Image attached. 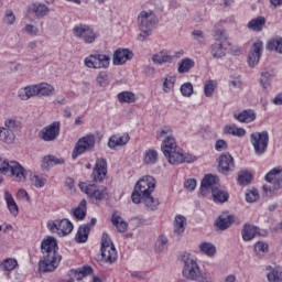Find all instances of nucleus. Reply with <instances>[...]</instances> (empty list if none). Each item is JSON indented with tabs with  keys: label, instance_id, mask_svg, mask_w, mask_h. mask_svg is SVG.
<instances>
[{
	"label": "nucleus",
	"instance_id": "obj_16",
	"mask_svg": "<svg viewBox=\"0 0 282 282\" xmlns=\"http://www.w3.org/2000/svg\"><path fill=\"white\" fill-rule=\"evenodd\" d=\"M58 135H61V122L58 121H54L40 131V138L44 142H54Z\"/></svg>",
	"mask_w": 282,
	"mask_h": 282
},
{
	"label": "nucleus",
	"instance_id": "obj_28",
	"mask_svg": "<svg viewBox=\"0 0 282 282\" xmlns=\"http://www.w3.org/2000/svg\"><path fill=\"white\" fill-rule=\"evenodd\" d=\"M259 235V227L251 225V224H245L241 231V237L243 241H252L254 237Z\"/></svg>",
	"mask_w": 282,
	"mask_h": 282
},
{
	"label": "nucleus",
	"instance_id": "obj_44",
	"mask_svg": "<svg viewBox=\"0 0 282 282\" xmlns=\"http://www.w3.org/2000/svg\"><path fill=\"white\" fill-rule=\"evenodd\" d=\"M224 131L225 133L235 135L236 138H243V135H246V129L238 128L237 126H226Z\"/></svg>",
	"mask_w": 282,
	"mask_h": 282
},
{
	"label": "nucleus",
	"instance_id": "obj_59",
	"mask_svg": "<svg viewBox=\"0 0 282 282\" xmlns=\"http://www.w3.org/2000/svg\"><path fill=\"white\" fill-rule=\"evenodd\" d=\"M165 135H167V138H169V135H173V130H171V128L166 127V126L163 127L161 129V131H159L156 133V138H158V140H161V138H165Z\"/></svg>",
	"mask_w": 282,
	"mask_h": 282
},
{
	"label": "nucleus",
	"instance_id": "obj_34",
	"mask_svg": "<svg viewBox=\"0 0 282 282\" xmlns=\"http://www.w3.org/2000/svg\"><path fill=\"white\" fill-rule=\"evenodd\" d=\"M269 272L267 273L268 282H282V270L281 267L272 268V265L267 267Z\"/></svg>",
	"mask_w": 282,
	"mask_h": 282
},
{
	"label": "nucleus",
	"instance_id": "obj_8",
	"mask_svg": "<svg viewBox=\"0 0 282 282\" xmlns=\"http://www.w3.org/2000/svg\"><path fill=\"white\" fill-rule=\"evenodd\" d=\"M101 261L105 263H116L118 261V251H116V246L111 242V238L107 232L101 236Z\"/></svg>",
	"mask_w": 282,
	"mask_h": 282
},
{
	"label": "nucleus",
	"instance_id": "obj_36",
	"mask_svg": "<svg viewBox=\"0 0 282 282\" xmlns=\"http://www.w3.org/2000/svg\"><path fill=\"white\" fill-rule=\"evenodd\" d=\"M111 224L117 228L118 232H127L129 224L117 214H112Z\"/></svg>",
	"mask_w": 282,
	"mask_h": 282
},
{
	"label": "nucleus",
	"instance_id": "obj_49",
	"mask_svg": "<svg viewBox=\"0 0 282 282\" xmlns=\"http://www.w3.org/2000/svg\"><path fill=\"white\" fill-rule=\"evenodd\" d=\"M252 180H253L252 173L248 171L238 173V183L240 184V186H248V184H250Z\"/></svg>",
	"mask_w": 282,
	"mask_h": 282
},
{
	"label": "nucleus",
	"instance_id": "obj_2",
	"mask_svg": "<svg viewBox=\"0 0 282 282\" xmlns=\"http://www.w3.org/2000/svg\"><path fill=\"white\" fill-rule=\"evenodd\" d=\"M161 151L166 160L173 165L184 164V162L193 164V162L197 160L193 154H184L180 147H177V142H175L173 135H169L164 139Z\"/></svg>",
	"mask_w": 282,
	"mask_h": 282
},
{
	"label": "nucleus",
	"instance_id": "obj_21",
	"mask_svg": "<svg viewBox=\"0 0 282 282\" xmlns=\"http://www.w3.org/2000/svg\"><path fill=\"white\" fill-rule=\"evenodd\" d=\"M131 58H133V51L129 48H117L112 55V64L117 66L124 65Z\"/></svg>",
	"mask_w": 282,
	"mask_h": 282
},
{
	"label": "nucleus",
	"instance_id": "obj_19",
	"mask_svg": "<svg viewBox=\"0 0 282 282\" xmlns=\"http://www.w3.org/2000/svg\"><path fill=\"white\" fill-rule=\"evenodd\" d=\"M107 177V160L98 159L91 173L93 182L100 183Z\"/></svg>",
	"mask_w": 282,
	"mask_h": 282
},
{
	"label": "nucleus",
	"instance_id": "obj_41",
	"mask_svg": "<svg viewBox=\"0 0 282 282\" xmlns=\"http://www.w3.org/2000/svg\"><path fill=\"white\" fill-rule=\"evenodd\" d=\"M15 138L17 135H14L12 130H9L8 128H0V140L6 142V144H12Z\"/></svg>",
	"mask_w": 282,
	"mask_h": 282
},
{
	"label": "nucleus",
	"instance_id": "obj_62",
	"mask_svg": "<svg viewBox=\"0 0 282 282\" xmlns=\"http://www.w3.org/2000/svg\"><path fill=\"white\" fill-rule=\"evenodd\" d=\"M216 151H226L228 149V142L224 139H219L215 143Z\"/></svg>",
	"mask_w": 282,
	"mask_h": 282
},
{
	"label": "nucleus",
	"instance_id": "obj_17",
	"mask_svg": "<svg viewBox=\"0 0 282 282\" xmlns=\"http://www.w3.org/2000/svg\"><path fill=\"white\" fill-rule=\"evenodd\" d=\"M96 221V218H91L88 224H84L78 227L77 234L75 236L76 243H87V240L89 239V232L94 230Z\"/></svg>",
	"mask_w": 282,
	"mask_h": 282
},
{
	"label": "nucleus",
	"instance_id": "obj_37",
	"mask_svg": "<svg viewBox=\"0 0 282 282\" xmlns=\"http://www.w3.org/2000/svg\"><path fill=\"white\" fill-rule=\"evenodd\" d=\"M265 25V18L257 17L248 22L247 28L252 30V32H261Z\"/></svg>",
	"mask_w": 282,
	"mask_h": 282
},
{
	"label": "nucleus",
	"instance_id": "obj_25",
	"mask_svg": "<svg viewBox=\"0 0 282 282\" xmlns=\"http://www.w3.org/2000/svg\"><path fill=\"white\" fill-rule=\"evenodd\" d=\"M218 184H219V177H217L213 174L205 175V177L203 178V181L200 183L202 195H204V193H206V191H208V188L214 191V188H217Z\"/></svg>",
	"mask_w": 282,
	"mask_h": 282
},
{
	"label": "nucleus",
	"instance_id": "obj_56",
	"mask_svg": "<svg viewBox=\"0 0 282 282\" xmlns=\"http://www.w3.org/2000/svg\"><path fill=\"white\" fill-rule=\"evenodd\" d=\"M181 94L182 96H185L189 98V96H193V84L185 83L181 86Z\"/></svg>",
	"mask_w": 282,
	"mask_h": 282
},
{
	"label": "nucleus",
	"instance_id": "obj_58",
	"mask_svg": "<svg viewBox=\"0 0 282 282\" xmlns=\"http://www.w3.org/2000/svg\"><path fill=\"white\" fill-rule=\"evenodd\" d=\"M169 243V238L165 236H160L156 240V248L162 252V250H166V246Z\"/></svg>",
	"mask_w": 282,
	"mask_h": 282
},
{
	"label": "nucleus",
	"instance_id": "obj_1",
	"mask_svg": "<svg viewBox=\"0 0 282 282\" xmlns=\"http://www.w3.org/2000/svg\"><path fill=\"white\" fill-rule=\"evenodd\" d=\"M43 259L39 261L40 272H54L63 257L58 253V241L53 236H47L41 242Z\"/></svg>",
	"mask_w": 282,
	"mask_h": 282
},
{
	"label": "nucleus",
	"instance_id": "obj_31",
	"mask_svg": "<svg viewBox=\"0 0 282 282\" xmlns=\"http://www.w3.org/2000/svg\"><path fill=\"white\" fill-rule=\"evenodd\" d=\"M232 221H235V218L230 214L225 213L218 217L215 226H217L219 230H228V228L232 226Z\"/></svg>",
	"mask_w": 282,
	"mask_h": 282
},
{
	"label": "nucleus",
	"instance_id": "obj_18",
	"mask_svg": "<svg viewBox=\"0 0 282 282\" xmlns=\"http://www.w3.org/2000/svg\"><path fill=\"white\" fill-rule=\"evenodd\" d=\"M218 171L223 173V175H228V173L235 171V159L230 153L221 154L218 158Z\"/></svg>",
	"mask_w": 282,
	"mask_h": 282
},
{
	"label": "nucleus",
	"instance_id": "obj_40",
	"mask_svg": "<svg viewBox=\"0 0 282 282\" xmlns=\"http://www.w3.org/2000/svg\"><path fill=\"white\" fill-rule=\"evenodd\" d=\"M186 230V217L177 215L174 219V232L182 235Z\"/></svg>",
	"mask_w": 282,
	"mask_h": 282
},
{
	"label": "nucleus",
	"instance_id": "obj_47",
	"mask_svg": "<svg viewBox=\"0 0 282 282\" xmlns=\"http://www.w3.org/2000/svg\"><path fill=\"white\" fill-rule=\"evenodd\" d=\"M144 164H158V151L149 149L144 152L143 156Z\"/></svg>",
	"mask_w": 282,
	"mask_h": 282
},
{
	"label": "nucleus",
	"instance_id": "obj_64",
	"mask_svg": "<svg viewBox=\"0 0 282 282\" xmlns=\"http://www.w3.org/2000/svg\"><path fill=\"white\" fill-rule=\"evenodd\" d=\"M198 282H213V278L208 273H204L203 278L198 280Z\"/></svg>",
	"mask_w": 282,
	"mask_h": 282
},
{
	"label": "nucleus",
	"instance_id": "obj_24",
	"mask_svg": "<svg viewBox=\"0 0 282 282\" xmlns=\"http://www.w3.org/2000/svg\"><path fill=\"white\" fill-rule=\"evenodd\" d=\"M175 58V55H171L169 54V51L162 50L159 53L152 55V63L154 65H164V63H173Z\"/></svg>",
	"mask_w": 282,
	"mask_h": 282
},
{
	"label": "nucleus",
	"instance_id": "obj_23",
	"mask_svg": "<svg viewBox=\"0 0 282 282\" xmlns=\"http://www.w3.org/2000/svg\"><path fill=\"white\" fill-rule=\"evenodd\" d=\"M29 12L34 14L36 19H43V17H47V14H50V8L41 2H32L29 6Z\"/></svg>",
	"mask_w": 282,
	"mask_h": 282
},
{
	"label": "nucleus",
	"instance_id": "obj_5",
	"mask_svg": "<svg viewBox=\"0 0 282 282\" xmlns=\"http://www.w3.org/2000/svg\"><path fill=\"white\" fill-rule=\"evenodd\" d=\"M33 96L50 97L54 96V86L47 83H41L33 86H26L19 91L21 100H30Z\"/></svg>",
	"mask_w": 282,
	"mask_h": 282
},
{
	"label": "nucleus",
	"instance_id": "obj_4",
	"mask_svg": "<svg viewBox=\"0 0 282 282\" xmlns=\"http://www.w3.org/2000/svg\"><path fill=\"white\" fill-rule=\"evenodd\" d=\"M180 261L184 263L182 271L184 279H187L188 281H199L204 276V272H202L197 259L192 257L191 253H183Z\"/></svg>",
	"mask_w": 282,
	"mask_h": 282
},
{
	"label": "nucleus",
	"instance_id": "obj_57",
	"mask_svg": "<svg viewBox=\"0 0 282 282\" xmlns=\"http://www.w3.org/2000/svg\"><path fill=\"white\" fill-rule=\"evenodd\" d=\"M31 182H32L33 186H35V188H43V186H45V182H47V180L43 178L39 175H33L31 178Z\"/></svg>",
	"mask_w": 282,
	"mask_h": 282
},
{
	"label": "nucleus",
	"instance_id": "obj_46",
	"mask_svg": "<svg viewBox=\"0 0 282 282\" xmlns=\"http://www.w3.org/2000/svg\"><path fill=\"white\" fill-rule=\"evenodd\" d=\"M17 265H19V263L15 259L7 258L1 262L0 270H2V272H12Z\"/></svg>",
	"mask_w": 282,
	"mask_h": 282
},
{
	"label": "nucleus",
	"instance_id": "obj_51",
	"mask_svg": "<svg viewBox=\"0 0 282 282\" xmlns=\"http://www.w3.org/2000/svg\"><path fill=\"white\" fill-rule=\"evenodd\" d=\"M4 128L14 133V131H19V129H21V122L17 119H7L4 121Z\"/></svg>",
	"mask_w": 282,
	"mask_h": 282
},
{
	"label": "nucleus",
	"instance_id": "obj_20",
	"mask_svg": "<svg viewBox=\"0 0 282 282\" xmlns=\"http://www.w3.org/2000/svg\"><path fill=\"white\" fill-rule=\"evenodd\" d=\"M265 182L273 184L275 191H281L282 188V167H273L264 176Z\"/></svg>",
	"mask_w": 282,
	"mask_h": 282
},
{
	"label": "nucleus",
	"instance_id": "obj_45",
	"mask_svg": "<svg viewBox=\"0 0 282 282\" xmlns=\"http://www.w3.org/2000/svg\"><path fill=\"white\" fill-rule=\"evenodd\" d=\"M199 250L207 257H215V253L217 252V248L212 242H202L199 245Z\"/></svg>",
	"mask_w": 282,
	"mask_h": 282
},
{
	"label": "nucleus",
	"instance_id": "obj_27",
	"mask_svg": "<svg viewBox=\"0 0 282 282\" xmlns=\"http://www.w3.org/2000/svg\"><path fill=\"white\" fill-rule=\"evenodd\" d=\"M93 272H94V268H91L90 265H85L79 269H72L68 272V276H70V279H76V281H83L85 276H87L88 274H91Z\"/></svg>",
	"mask_w": 282,
	"mask_h": 282
},
{
	"label": "nucleus",
	"instance_id": "obj_3",
	"mask_svg": "<svg viewBox=\"0 0 282 282\" xmlns=\"http://www.w3.org/2000/svg\"><path fill=\"white\" fill-rule=\"evenodd\" d=\"M139 28L138 41H147L148 36L153 34V29L158 25V15L152 10H143L137 17Z\"/></svg>",
	"mask_w": 282,
	"mask_h": 282
},
{
	"label": "nucleus",
	"instance_id": "obj_60",
	"mask_svg": "<svg viewBox=\"0 0 282 282\" xmlns=\"http://www.w3.org/2000/svg\"><path fill=\"white\" fill-rule=\"evenodd\" d=\"M184 186L187 191L193 192L195 188H197V181L195 178H187Z\"/></svg>",
	"mask_w": 282,
	"mask_h": 282
},
{
	"label": "nucleus",
	"instance_id": "obj_7",
	"mask_svg": "<svg viewBox=\"0 0 282 282\" xmlns=\"http://www.w3.org/2000/svg\"><path fill=\"white\" fill-rule=\"evenodd\" d=\"M85 67L88 69H109L111 56L100 51H96L84 59Z\"/></svg>",
	"mask_w": 282,
	"mask_h": 282
},
{
	"label": "nucleus",
	"instance_id": "obj_6",
	"mask_svg": "<svg viewBox=\"0 0 282 282\" xmlns=\"http://www.w3.org/2000/svg\"><path fill=\"white\" fill-rule=\"evenodd\" d=\"M155 184L156 182L153 176H144L140 178L134 185L131 194V199L133 204H140V197L151 195V193L155 191Z\"/></svg>",
	"mask_w": 282,
	"mask_h": 282
},
{
	"label": "nucleus",
	"instance_id": "obj_14",
	"mask_svg": "<svg viewBox=\"0 0 282 282\" xmlns=\"http://www.w3.org/2000/svg\"><path fill=\"white\" fill-rule=\"evenodd\" d=\"M79 188L83 191V193L88 195L90 199H96L97 202H102V199H106L108 195L107 187L98 188L96 184L91 183H79Z\"/></svg>",
	"mask_w": 282,
	"mask_h": 282
},
{
	"label": "nucleus",
	"instance_id": "obj_13",
	"mask_svg": "<svg viewBox=\"0 0 282 282\" xmlns=\"http://www.w3.org/2000/svg\"><path fill=\"white\" fill-rule=\"evenodd\" d=\"M94 147H96V135L87 134L78 139L73 150L72 158L76 160L78 155H83V153H87V151H94Z\"/></svg>",
	"mask_w": 282,
	"mask_h": 282
},
{
	"label": "nucleus",
	"instance_id": "obj_63",
	"mask_svg": "<svg viewBox=\"0 0 282 282\" xmlns=\"http://www.w3.org/2000/svg\"><path fill=\"white\" fill-rule=\"evenodd\" d=\"M25 32L28 34H31V36H36V34H39V28H36L35 25L33 24H28L25 26Z\"/></svg>",
	"mask_w": 282,
	"mask_h": 282
},
{
	"label": "nucleus",
	"instance_id": "obj_38",
	"mask_svg": "<svg viewBox=\"0 0 282 282\" xmlns=\"http://www.w3.org/2000/svg\"><path fill=\"white\" fill-rule=\"evenodd\" d=\"M267 50L269 52H276L278 54H282V37L275 36L269 40L267 44Z\"/></svg>",
	"mask_w": 282,
	"mask_h": 282
},
{
	"label": "nucleus",
	"instance_id": "obj_48",
	"mask_svg": "<svg viewBox=\"0 0 282 282\" xmlns=\"http://www.w3.org/2000/svg\"><path fill=\"white\" fill-rule=\"evenodd\" d=\"M117 98L120 102H127L128 105L135 102V94L131 91H121Z\"/></svg>",
	"mask_w": 282,
	"mask_h": 282
},
{
	"label": "nucleus",
	"instance_id": "obj_42",
	"mask_svg": "<svg viewBox=\"0 0 282 282\" xmlns=\"http://www.w3.org/2000/svg\"><path fill=\"white\" fill-rule=\"evenodd\" d=\"M253 250H254L257 257H265V254H268V252L270 250V246L268 245V242L258 241L253 246Z\"/></svg>",
	"mask_w": 282,
	"mask_h": 282
},
{
	"label": "nucleus",
	"instance_id": "obj_54",
	"mask_svg": "<svg viewBox=\"0 0 282 282\" xmlns=\"http://www.w3.org/2000/svg\"><path fill=\"white\" fill-rule=\"evenodd\" d=\"M204 94L206 98H212L213 94H215V82L208 80L204 86Z\"/></svg>",
	"mask_w": 282,
	"mask_h": 282
},
{
	"label": "nucleus",
	"instance_id": "obj_33",
	"mask_svg": "<svg viewBox=\"0 0 282 282\" xmlns=\"http://www.w3.org/2000/svg\"><path fill=\"white\" fill-rule=\"evenodd\" d=\"M73 217L78 221H83L87 217V200L82 199L78 206L73 210Z\"/></svg>",
	"mask_w": 282,
	"mask_h": 282
},
{
	"label": "nucleus",
	"instance_id": "obj_32",
	"mask_svg": "<svg viewBox=\"0 0 282 282\" xmlns=\"http://www.w3.org/2000/svg\"><path fill=\"white\" fill-rule=\"evenodd\" d=\"M140 204H143L147 210H158L160 200L158 198H153L151 194H148L145 196H140Z\"/></svg>",
	"mask_w": 282,
	"mask_h": 282
},
{
	"label": "nucleus",
	"instance_id": "obj_53",
	"mask_svg": "<svg viewBox=\"0 0 282 282\" xmlns=\"http://www.w3.org/2000/svg\"><path fill=\"white\" fill-rule=\"evenodd\" d=\"M259 199V191L257 188L248 189L246 193V202L254 204Z\"/></svg>",
	"mask_w": 282,
	"mask_h": 282
},
{
	"label": "nucleus",
	"instance_id": "obj_10",
	"mask_svg": "<svg viewBox=\"0 0 282 282\" xmlns=\"http://www.w3.org/2000/svg\"><path fill=\"white\" fill-rule=\"evenodd\" d=\"M216 41L209 46V52L213 58H224L226 56L227 47L226 41H228V34L225 30L216 31Z\"/></svg>",
	"mask_w": 282,
	"mask_h": 282
},
{
	"label": "nucleus",
	"instance_id": "obj_9",
	"mask_svg": "<svg viewBox=\"0 0 282 282\" xmlns=\"http://www.w3.org/2000/svg\"><path fill=\"white\" fill-rule=\"evenodd\" d=\"M0 173H3V175H12V177H17L19 182L25 180V169L17 161L8 162L0 158Z\"/></svg>",
	"mask_w": 282,
	"mask_h": 282
},
{
	"label": "nucleus",
	"instance_id": "obj_26",
	"mask_svg": "<svg viewBox=\"0 0 282 282\" xmlns=\"http://www.w3.org/2000/svg\"><path fill=\"white\" fill-rule=\"evenodd\" d=\"M234 118L235 120H238V122H245L246 124H248L257 120V113L252 109H246L239 113H234Z\"/></svg>",
	"mask_w": 282,
	"mask_h": 282
},
{
	"label": "nucleus",
	"instance_id": "obj_52",
	"mask_svg": "<svg viewBox=\"0 0 282 282\" xmlns=\"http://www.w3.org/2000/svg\"><path fill=\"white\" fill-rule=\"evenodd\" d=\"M96 83L99 87H107L109 85V75L107 72H100L96 77Z\"/></svg>",
	"mask_w": 282,
	"mask_h": 282
},
{
	"label": "nucleus",
	"instance_id": "obj_12",
	"mask_svg": "<svg viewBox=\"0 0 282 282\" xmlns=\"http://www.w3.org/2000/svg\"><path fill=\"white\" fill-rule=\"evenodd\" d=\"M73 36L75 39H79V41H83L87 45H91L98 39V35L96 32H94V29L89 26L88 24H76L73 28Z\"/></svg>",
	"mask_w": 282,
	"mask_h": 282
},
{
	"label": "nucleus",
	"instance_id": "obj_61",
	"mask_svg": "<svg viewBox=\"0 0 282 282\" xmlns=\"http://www.w3.org/2000/svg\"><path fill=\"white\" fill-rule=\"evenodd\" d=\"M14 21H17V17H14V12H12V10H8L6 12L4 23H7V25H12Z\"/></svg>",
	"mask_w": 282,
	"mask_h": 282
},
{
	"label": "nucleus",
	"instance_id": "obj_39",
	"mask_svg": "<svg viewBox=\"0 0 282 282\" xmlns=\"http://www.w3.org/2000/svg\"><path fill=\"white\" fill-rule=\"evenodd\" d=\"M212 195L214 197V202H218L219 204H226L228 202L230 194L228 192L219 189L218 187L212 191Z\"/></svg>",
	"mask_w": 282,
	"mask_h": 282
},
{
	"label": "nucleus",
	"instance_id": "obj_22",
	"mask_svg": "<svg viewBox=\"0 0 282 282\" xmlns=\"http://www.w3.org/2000/svg\"><path fill=\"white\" fill-rule=\"evenodd\" d=\"M263 53V42L257 41L253 43L252 48L248 56V63L250 67H254L259 65V61L261 58V54Z\"/></svg>",
	"mask_w": 282,
	"mask_h": 282
},
{
	"label": "nucleus",
	"instance_id": "obj_35",
	"mask_svg": "<svg viewBox=\"0 0 282 282\" xmlns=\"http://www.w3.org/2000/svg\"><path fill=\"white\" fill-rule=\"evenodd\" d=\"M4 199L9 209V213L13 215V217H17L19 215V205H17V202L14 200V197L10 192L6 191L4 192Z\"/></svg>",
	"mask_w": 282,
	"mask_h": 282
},
{
	"label": "nucleus",
	"instance_id": "obj_43",
	"mask_svg": "<svg viewBox=\"0 0 282 282\" xmlns=\"http://www.w3.org/2000/svg\"><path fill=\"white\" fill-rule=\"evenodd\" d=\"M195 67V62L191 58H184L178 64V74H186Z\"/></svg>",
	"mask_w": 282,
	"mask_h": 282
},
{
	"label": "nucleus",
	"instance_id": "obj_11",
	"mask_svg": "<svg viewBox=\"0 0 282 282\" xmlns=\"http://www.w3.org/2000/svg\"><path fill=\"white\" fill-rule=\"evenodd\" d=\"M250 142L253 147L256 155H263L268 151V143L270 142V134L267 130L261 132H252L250 134Z\"/></svg>",
	"mask_w": 282,
	"mask_h": 282
},
{
	"label": "nucleus",
	"instance_id": "obj_55",
	"mask_svg": "<svg viewBox=\"0 0 282 282\" xmlns=\"http://www.w3.org/2000/svg\"><path fill=\"white\" fill-rule=\"evenodd\" d=\"M173 87H175V82L173 80V77H165L163 82V91L165 94H170L172 91Z\"/></svg>",
	"mask_w": 282,
	"mask_h": 282
},
{
	"label": "nucleus",
	"instance_id": "obj_29",
	"mask_svg": "<svg viewBox=\"0 0 282 282\" xmlns=\"http://www.w3.org/2000/svg\"><path fill=\"white\" fill-rule=\"evenodd\" d=\"M131 140L129 133H124L122 135L113 134L109 138L108 147L109 149H116L117 147H124Z\"/></svg>",
	"mask_w": 282,
	"mask_h": 282
},
{
	"label": "nucleus",
	"instance_id": "obj_15",
	"mask_svg": "<svg viewBox=\"0 0 282 282\" xmlns=\"http://www.w3.org/2000/svg\"><path fill=\"white\" fill-rule=\"evenodd\" d=\"M47 228L51 230V232H57V235L66 237V235H69L72 230H74V224H72L69 219L64 218L62 220L47 223Z\"/></svg>",
	"mask_w": 282,
	"mask_h": 282
},
{
	"label": "nucleus",
	"instance_id": "obj_50",
	"mask_svg": "<svg viewBox=\"0 0 282 282\" xmlns=\"http://www.w3.org/2000/svg\"><path fill=\"white\" fill-rule=\"evenodd\" d=\"M272 74L268 70H263L260 75V85L263 87V89H268L270 85H272Z\"/></svg>",
	"mask_w": 282,
	"mask_h": 282
},
{
	"label": "nucleus",
	"instance_id": "obj_30",
	"mask_svg": "<svg viewBox=\"0 0 282 282\" xmlns=\"http://www.w3.org/2000/svg\"><path fill=\"white\" fill-rule=\"evenodd\" d=\"M65 164V159L56 158L53 154L45 155L42 160V169L50 171L52 166H58Z\"/></svg>",
	"mask_w": 282,
	"mask_h": 282
}]
</instances>
